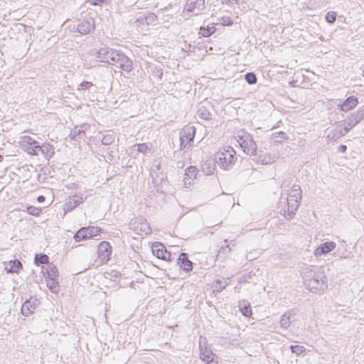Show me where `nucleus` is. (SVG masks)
Here are the masks:
<instances>
[{"instance_id":"nucleus-19","label":"nucleus","mask_w":364,"mask_h":364,"mask_svg":"<svg viewBox=\"0 0 364 364\" xmlns=\"http://www.w3.org/2000/svg\"><path fill=\"white\" fill-rule=\"evenodd\" d=\"M200 359L205 364L218 363L217 356L209 350H205L200 353Z\"/></svg>"},{"instance_id":"nucleus-6","label":"nucleus","mask_w":364,"mask_h":364,"mask_svg":"<svg viewBox=\"0 0 364 364\" xmlns=\"http://www.w3.org/2000/svg\"><path fill=\"white\" fill-rule=\"evenodd\" d=\"M196 129L193 127H186L180 133V149H188L192 146L194 140Z\"/></svg>"},{"instance_id":"nucleus-15","label":"nucleus","mask_w":364,"mask_h":364,"mask_svg":"<svg viewBox=\"0 0 364 364\" xmlns=\"http://www.w3.org/2000/svg\"><path fill=\"white\" fill-rule=\"evenodd\" d=\"M205 0H195L188 3L184 9L186 13L195 12L198 14V11L204 7Z\"/></svg>"},{"instance_id":"nucleus-13","label":"nucleus","mask_w":364,"mask_h":364,"mask_svg":"<svg viewBox=\"0 0 364 364\" xmlns=\"http://www.w3.org/2000/svg\"><path fill=\"white\" fill-rule=\"evenodd\" d=\"M95 29V20L93 18H90L87 20H83L81 21L78 26L77 31L82 34H87Z\"/></svg>"},{"instance_id":"nucleus-26","label":"nucleus","mask_w":364,"mask_h":364,"mask_svg":"<svg viewBox=\"0 0 364 364\" xmlns=\"http://www.w3.org/2000/svg\"><path fill=\"white\" fill-rule=\"evenodd\" d=\"M49 257L48 255L44 254H36L34 258V262L37 265L47 264L49 263Z\"/></svg>"},{"instance_id":"nucleus-33","label":"nucleus","mask_w":364,"mask_h":364,"mask_svg":"<svg viewBox=\"0 0 364 364\" xmlns=\"http://www.w3.org/2000/svg\"><path fill=\"white\" fill-rule=\"evenodd\" d=\"M291 351L297 355H300L305 352V348L304 346L295 345L291 346Z\"/></svg>"},{"instance_id":"nucleus-40","label":"nucleus","mask_w":364,"mask_h":364,"mask_svg":"<svg viewBox=\"0 0 364 364\" xmlns=\"http://www.w3.org/2000/svg\"><path fill=\"white\" fill-rule=\"evenodd\" d=\"M92 86L90 82H83L80 84L81 89H88Z\"/></svg>"},{"instance_id":"nucleus-11","label":"nucleus","mask_w":364,"mask_h":364,"mask_svg":"<svg viewBox=\"0 0 364 364\" xmlns=\"http://www.w3.org/2000/svg\"><path fill=\"white\" fill-rule=\"evenodd\" d=\"M116 63H118L119 68L126 73H129L133 69V62L132 59L122 52L117 58Z\"/></svg>"},{"instance_id":"nucleus-21","label":"nucleus","mask_w":364,"mask_h":364,"mask_svg":"<svg viewBox=\"0 0 364 364\" xmlns=\"http://www.w3.org/2000/svg\"><path fill=\"white\" fill-rule=\"evenodd\" d=\"M21 143L22 144V146L26 147V150L28 146L30 147L31 146H33L36 149H41V146L38 145V141L33 140L30 136H22Z\"/></svg>"},{"instance_id":"nucleus-27","label":"nucleus","mask_w":364,"mask_h":364,"mask_svg":"<svg viewBox=\"0 0 364 364\" xmlns=\"http://www.w3.org/2000/svg\"><path fill=\"white\" fill-rule=\"evenodd\" d=\"M34 309L32 304L29 301H27L22 305L21 312L24 316H27L33 312Z\"/></svg>"},{"instance_id":"nucleus-29","label":"nucleus","mask_w":364,"mask_h":364,"mask_svg":"<svg viewBox=\"0 0 364 364\" xmlns=\"http://www.w3.org/2000/svg\"><path fill=\"white\" fill-rule=\"evenodd\" d=\"M26 210L28 214L34 216H38L42 212V209L41 208L33 205L27 207Z\"/></svg>"},{"instance_id":"nucleus-16","label":"nucleus","mask_w":364,"mask_h":364,"mask_svg":"<svg viewBox=\"0 0 364 364\" xmlns=\"http://www.w3.org/2000/svg\"><path fill=\"white\" fill-rule=\"evenodd\" d=\"M364 119V109L357 110L347 119V124L350 128L355 127L359 122Z\"/></svg>"},{"instance_id":"nucleus-3","label":"nucleus","mask_w":364,"mask_h":364,"mask_svg":"<svg viewBox=\"0 0 364 364\" xmlns=\"http://www.w3.org/2000/svg\"><path fill=\"white\" fill-rule=\"evenodd\" d=\"M42 274L47 287L51 292L58 294L60 290L58 268L55 265L49 266L45 270H42Z\"/></svg>"},{"instance_id":"nucleus-17","label":"nucleus","mask_w":364,"mask_h":364,"mask_svg":"<svg viewBox=\"0 0 364 364\" xmlns=\"http://www.w3.org/2000/svg\"><path fill=\"white\" fill-rule=\"evenodd\" d=\"M358 103V98L355 96L348 97L340 106L341 110L343 112H348L354 108Z\"/></svg>"},{"instance_id":"nucleus-4","label":"nucleus","mask_w":364,"mask_h":364,"mask_svg":"<svg viewBox=\"0 0 364 364\" xmlns=\"http://www.w3.org/2000/svg\"><path fill=\"white\" fill-rule=\"evenodd\" d=\"M112 254V247L107 241L100 242L96 249V258L95 262L99 265L107 264L110 259Z\"/></svg>"},{"instance_id":"nucleus-31","label":"nucleus","mask_w":364,"mask_h":364,"mask_svg":"<svg viewBox=\"0 0 364 364\" xmlns=\"http://www.w3.org/2000/svg\"><path fill=\"white\" fill-rule=\"evenodd\" d=\"M245 80L249 84H255L257 82V77L255 73H247L245 76Z\"/></svg>"},{"instance_id":"nucleus-36","label":"nucleus","mask_w":364,"mask_h":364,"mask_svg":"<svg viewBox=\"0 0 364 364\" xmlns=\"http://www.w3.org/2000/svg\"><path fill=\"white\" fill-rule=\"evenodd\" d=\"M137 150L139 152H146L148 150V145L146 144H140L137 146Z\"/></svg>"},{"instance_id":"nucleus-7","label":"nucleus","mask_w":364,"mask_h":364,"mask_svg":"<svg viewBox=\"0 0 364 364\" xmlns=\"http://www.w3.org/2000/svg\"><path fill=\"white\" fill-rule=\"evenodd\" d=\"M120 53L119 50L103 48L98 51L97 58L102 63L114 65Z\"/></svg>"},{"instance_id":"nucleus-9","label":"nucleus","mask_w":364,"mask_h":364,"mask_svg":"<svg viewBox=\"0 0 364 364\" xmlns=\"http://www.w3.org/2000/svg\"><path fill=\"white\" fill-rule=\"evenodd\" d=\"M240 145L243 151L248 155H255L257 153V144L249 134H245L240 138Z\"/></svg>"},{"instance_id":"nucleus-41","label":"nucleus","mask_w":364,"mask_h":364,"mask_svg":"<svg viewBox=\"0 0 364 364\" xmlns=\"http://www.w3.org/2000/svg\"><path fill=\"white\" fill-rule=\"evenodd\" d=\"M347 150V146L346 145H340L338 147V151L340 153H345Z\"/></svg>"},{"instance_id":"nucleus-1","label":"nucleus","mask_w":364,"mask_h":364,"mask_svg":"<svg viewBox=\"0 0 364 364\" xmlns=\"http://www.w3.org/2000/svg\"><path fill=\"white\" fill-rule=\"evenodd\" d=\"M301 200V190L299 186L294 185L288 193L287 208L284 210L286 218H291L296 213Z\"/></svg>"},{"instance_id":"nucleus-14","label":"nucleus","mask_w":364,"mask_h":364,"mask_svg":"<svg viewBox=\"0 0 364 364\" xmlns=\"http://www.w3.org/2000/svg\"><path fill=\"white\" fill-rule=\"evenodd\" d=\"M178 265L181 269L186 272H191L193 269V263L188 259L186 253H181L177 261Z\"/></svg>"},{"instance_id":"nucleus-20","label":"nucleus","mask_w":364,"mask_h":364,"mask_svg":"<svg viewBox=\"0 0 364 364\" xmlns=\"http://www.w3.org/2000/svg\"><path fill=\"white\" fill-rule=\"evenodd\" d=\"M336 247V244L333 241H327L320 244V255H326Z\"/></svg>"},{"instance_id":"nucleus-8","label":"nucleus","mask_w":364,"mask_h":364,"mask_svg":"<svg viewBox=\"0 0 364 364\" xmlns=\"http://www.w3.org/2000/svg\"><path fill=\"white\" fill-rule=\"evenodd\" d=\"M152 254L158 259L166 262H171L172 259L171 253L167 250L164 245L159 242H154L151 245Z\"/></svg>"},{"instance_id":"nucleus-35","label":"nucleus","mask_w":364,"mask_h":364,"mask_svg":"<svg viewBox=\"0 0 364 364\" xmlns=\"http://www.w3.org/2000/svg\"><path fill=\"white\" fill-rule=\"evenodd\" d=\"M38 149H36L33 146H28L27 147V149H26V151L30 154V155H33V156H36L38 154Z\"/></svg>"},{"instance_id":"nucleus-23","label":"nucleus","mask_w":364,"mask_h":364,"mask_svg":"<svg viewBox=\"0 0 364 364\" xmlns=\"http://www.w3.org/2000/svg\"><path fill=\"white\" fill-rule=\"evenodd\" d=\"M200 30V33L202 35V36L209 37L215 32L216 28L214 25L212 24L208 25L206 26H202Z\"/></svg>"},{"instance_id":"nucleus-18","label":"nucleus","mask_w":364,"mask_h":364,"mask_svg":"<svg viewBox=\"0 0 364 364\" xmlns=\"http://www.w3.org/2000/svg\"><path fill=\"white\" fill-rule=\"evenodd\" d=\"M22 269V264L18 259L10 260L6 263L5 270L7 273H18Z\"/></svg>"},{"instance_id":"nucleus-5","label":"nucleus","mask_w":364,"mask_h":364,"mask_svg":"<svg viewBox=\"0 0 364 364\" xmlns=\"http://www.w3.org/2000/svg\"><path fill=\"white\" fill-rule=\"evenodd\" d=\"M102 232L100 228L89 226L80 228L74 235L76 242H81L100 235Z\"/></svg>"},{"instance_id":"nucleus-43","label":"nucleus","mask_w":364,"mask_h":364,"mask_svg":"<svg viewBox=\"0 0 364 364\" xmlns=\"http://www.w3.org/2000/svg\"><path fill=\"white\" fill-rule=\"evenodd\" d=\"M4 160V156L2 154H0V162H2Z\"/></svg>"},{"instance_id":"nucleus-24","label":"nucleus","mask_w":364,"mask_h":364,"mask_svg":"<svg viewBox=\"0 0 364 364\" xmlns=\"http://www.w3.org/2000/svg\"><path fill=\"white\" fill-rule=\"evenodd\" d=\"M343 135L341 129H336L331 131L327 135L328 141H335L340 139Z\"/></svg>"},{"instance_id":"nucleus-30","label":"nucleus","mask_w":364,"mask_h":364,"mask_svg":"<svg viewBox=\"0 0 364 364\" xmlns=\"http://www.w3.org/2000/svg\"><path fill=\"white\" fill-rule=\"evenodd\" d=\"M145 21L147 24L156 22L157 20V16L154 13H149L144 18H141V21Z\"/></svg>"},{"instance_id":"nucleus-10","label":"nucleus","mask_w":364,"mask_h":364,"mask_svg":"<svg viewBox=\"0 0 364 364\" xmlns=\"http://www.w3.org/2000/svg\"><path fill=\"white\" fill-rule=\"evenodd\" d=\"M198 174V170L196 166H190L185 170L183 176V184L185 187L189 188L195 183Z\"/></svg>"},{"instance_id":"nucleus-42","label":"nucleus","mask_w":364,"mask_h":364,"mask_svg":"<svg viewBox=\"0 0 364 364\" xmlns=\"http://www.w3.org/2000/svg\"><path fill=\"white\" fill-rule=\"evenodd\" d=\"M37 200L38 202L39 203H43L45 201V197L43 196H39L38 198H37Z\"/></svg>"},{"instance_id":"nucleus-2","label":"nucleus","mask_w":364,"mask_h":364,"mask_svg":"<svg viewBox=\"0 0 364 364\" xmlns=\"http://www.w3.org/2000/svg\"><path fill=\"white\" fill-rule=\"evenodd\" d=\"M236 160V151L230 146L220 149L214 157L215 164L223 169H226L234 164Z\"/></svg>"},{"instance_id":"nucleus-28","label":"nucleus","mask_w":364,"mask_h":364,"mask_svg":"<svg viewBox=\"0 0 364 364\" xmlns=\"http://www.w3.org/2000/svg\"><path fill=\"white\" fill-rule=\"evenodd\" d=\"M40 150L42 151V153H46V156L47 158H50L54 154V148L50 144H43V146H41V149Z\"/></svg>"},{"instance_id":"nucleus-37","label":"nucleus","mask_w":364,"mask_h":364,"mask_svg":"<svg viewBox=\"0 0 364 364\" xmlns=\"http://www.w3.org/2000/svg\"><path fill=\"white\" fill-rule=\"evenodd\" d=\"M326 282H327L326 277H323L322 278H321L320 291L321 289L323 290L327 288V284H326Z\"/></svg>"},{"instance_id":"nucleus-12","label":"nucleus","mask_w":364,"mask_h":364,"mask_svg":"<svg viewBox=\"0 0 364 364\" xmlns=\"http://www.w3.org/2000/svg\"><path fill=\"white\" fill-rule=\"evenodd\" d=\"M134 230L139 235H147L151 233V228L146 220L140 219L135 223Z\"/></svg>"},{"instance_id":"nucleus-34","label":"nucleus","mask_w":364,"mask_h":364,"mask_svg":"<svg viewBox=\"0 0 364 364\" xmlns=\"http://www.w3.org/2000/svg\"><path fill=\"white\" fill-rule=\"evenodd\" d=\"M106 0H87V2L92 6H100L105 4Z\"/></svg>"},{"instance_id":"nucleus-25","label":"nucleus","mask_w":364,"mask_h":364,"mask_svg":"<svg viewBox=\"0 0 364 364\" xmlns=\"http://www.w3.org/2000/svg\"><path fill=\"white\" fill-rule=\"evenodd\" d=\"M82 202L81 198L76 196L69 198L66 203L67 210H71L74 207L77 206Z\"/></svg>"},{"instance_id":"nucleus-22","label":"nucleus","mask_w":364,"mask_h":364,"mask_svg":"<svg viewBox=\"0 0 364 364\" xmlns=\"http://www.w3.org/2000/svg\"><path fill=\"white\" fill-rule=\"evenodd\" d=\"M240 310L241 313L246 317H251L252 315V311L250 303L245 301H242L239 304Z\"/></svg>"},{"instance_id":"nucleus-32","label":"nucleus","mask_w":364,"mask_h":364,"mask_svg":"<svg viewBox=\"0 0 364 364\" xmlns=\"http://www.w3.org/2000/svg\"><path fill=\"white\" fill-rule=\"evenodd\" d=\"M326 21L329 23H333L336 19V13L335 11H328L325 16Z\"/></svg>"},{"instance_id":"nucleus-38","label":"nucleus","mask_w":364,"mask_h":364,"mask_svg":"<svg viewBox=\"0 0 364 364\" xmlns=\"http://www.w3.org/2000/svg\"><path fill=\"white\" fill-rule=\"evenodd\" d=\"M223 4L234 5L239 3V0H220Z\"/></svg>"},{"instance_id":"nucleus-39","label":"nucleus","mask_w":364,"mask_h":364,"mask_svg":"<svg viewBox=\"0 0 364 364\" xmlns=\"http://www.w3.org/2000/svg\"><path fill=\"white\" fill-rule=\"evenodd\" d=\"M222 24L224 26H230L232 24V21L229 17L222 18Z\"/></svg>"}]
</instances>
